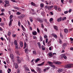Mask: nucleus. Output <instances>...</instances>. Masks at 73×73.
Wrapping results in <instances>:
<instances>
[{"instance_id":"f03ea898","label":"nucleus","mask_w":73,"mask_h":73,"mask_svg":"<svg viewBox=\"0 0 73 73\" xmlns=\"http://www.w3.org/2000/svg\"><path fill=\"white\" fill-rule=\"evenodd\" d=\"M47 63L49 64V66H51L52 67H53L54 68H55V66L52 64L53 63L50 62V61H48L47 62Z\"/></svg>"},{"instance_id":"c85d7f7f","label":"nucleus","mask_w":73,"mask_h":73,"mask_svg":"<svg viewBox=\"0 0 73 73\" xmlns=\"http://www.w3.org/2000/svg\"><path fill=\"white\" fill-rule=\"evenodd\" d=\"M65 54H62L60 55V58H62L64 57V56Z\"/></svg>"},{"instance_id":"4468645a","label":"nucleus","mask_w":73,"mask_h":73,"mask_svg":"<svg viewBox=\"0 0 73 73\" xmlns=\"http://www.w3.org/2000/svg\"><path fill=\"white\" fill-rule=\"evenodd\" d=\"M24 17V15H22L18 16L17 17L19 19H20V18H23V17Z\"/></svg>"},{"instance_id":"9b49d317","label":"nucleus","mask_w":73,"mask_h":73,"mask_svg":"<svg viewBox=\"0 0 73 73\" xmlns=\"http://www.w3.org/2000/svg\"><path fill=\"white\" fill-rule=\"evenodd\" d=\"M63 70L62 68H59L58 70V72L59 73H61L63 72Z\"/></svg>"},{"instance_id":"603ef678","label":"nucleus","mask_w":73,"mask_h":73,"mask_svg":"<svg viewBox=\"0 0 73 73\" xmlns=\"http://www.w3.org/2000/svg\"><path fill=\"white\" fill-rule=\"evenodd\" d=\"M18 25L19 26H21V23H20V22L19 21H18Z\"/></svg>"},{"instance_id":"72a5a7b5","label":"nucleus","mask_w":73,"mask_h":73,"mask_svg":"<svg viewBox=\"0 0 73 73\" xmlns=\"http://www.w3.org/2000/svg\"><path fill=\"white\" fill-rule=\"evenodd\" d=\"M29 19L30 20V21L31 22H33V20L32 18L31 17H30L29 18Z\"/></svg>"},{"instance_id":"2eb2a0df","label":"nucleus","mask_w":73,"mask_h":73,"mask_svg":"<svg viewBox=\"0 0 73 73\" xmlns=\"http://www.w3.org/2000/svg\"><path fill=\"white\" fill-rule=\"evenodd\" d=\"M62 20V17H60L57 19V21H58V22H60Z\"/></svg>"},{"instance_id":"7c9ffc66","label":"nucleus","mask_w":73,"mask_h":73,"mask_svg":"<svg viewBox=\"0 0 73 73\" xmlns=\"http://www.w3.org/2000/svg\"><path fill=\"white\" fill-rule=\"evenodd\" d=\"M51 45V44H50V42H48L47 43V46H49Z\"/></svg>"},{"instance_id":"f3484780","label":"nucleus","mask_w":73,"mask_h":73,"mask_svg":"<svg viewBox=\"0 0 73 73\" xmlns=\"http://www.w3.org/2000/svg\"><path fill=\"white\" fill-rule=\"evenodd\" d=\"M37 44L38 45V46L39 47V48L40 49L41 48V44L40 42H38L37 43Z\"/></svg>"},{"instance_id":"6e6552de","label":"nucleus","mask_w":73,"mask_h":73,"mask_svg":"<svg viewBox=\"0 0 73 73\" xmlns=\"http://www.w3.org/2000/svg\"><path fill=\"white\" fill-rule=\"evenodd\" d=\"M13 66H15V68L16 69H17L18 68V65L17 63H15L13 64Z\"/></svg>"},{"instance_id":"473e14b6","label":"nucleus","mask_w":73,"mask_h":73,"mask_svg":"<svg viewBox=\"0 0 73 73\" xmlns=\"http://www.w3.org/2000/svg\"><path fill=\"white\" fill-rule=\"evenodd\" d=\"M24 68H25V70L28 71H29V69L28 67H26V68L25 67Z\"/></svg>"},{"instance_id":"a211bd4d","label":"nucleus","mask_w":73,"mask_h":73,"mask_svg":"<svg viewBox=\"0 0 73 73\" xmlns=\"http://www.w3.org/2000/svg\"><path fill=\"white\" fill-rule=\"evenodd\" d=\"M21 27L22 28V29L23 30V31H26V30L25 28L23 27V26L22 25H21Z\"/></svg>"},{"instance_id":"5fc2aeb1","label":"nucleus","mask_w":73,"mask_h":73,"mask_svg":"<svg viewBox=\"0 0 73 73\" xmlns=\"http://www.w3.org/2000/svg\"><path fill=\"white\" fill-rule=\"evenodd\" d=\"M11 35V32H10L9 31L8 32V36H10V35Z\"/></svg>"},{"instance_id":"a19ab883","label":"nucleus","mask_w":73,"mask_h":73,"mask_svg":"<svg viewBox=\"0 0 73 73\" xmlns=\"http://www.w3.org/2000/svg\"><path fill=\"white\" fill-rule=\"evenodd\" d=\"M66 17H64L63 18H62V20L63 21H64V20H66Z\"/></svg>"},{"instance_id":"58836bf2","label":"nucleus","mask_w":73,"mask_h":73,"mask_svg":"<svg viewBox=\"0 0 73 73\" xmlns=\"http://www.w3.org/2000/svg\"><path fill=\"white\" fill-rule=\"evenodd\" d=\"M13 7L15 9H17V10H19V8L17 7H16L15 6H14Z\"/></svg>"},{"instance_id":"9d476101","label":"nucleus","mask_w":73,"mask_h":73,"mask_svg":"<svg viewBox=\"0 0 73 73\" xmlns=\"http://www.w3.org/2000/svg\"><path fill=\"white\" fill-rule=\"evenodd\" d=\"M37 20L38 22L40 23H42L43 22V21L42 19L40 18H37Z\"/></svg>"},{"instance_id":"79ce46f5","label":"nucleus","mask_w":73,"mask_h":73,"mask_svg":"<svg viewBox=\"0 0 73 73\" xmlns=\"http://www.w3.org/2000/svg\"><path fill=\"white\" fill-rule=\"evenodd\" d=\"M53 19L52 18H51L50 19L49 21L50 22H52L53 21Z\"/></svg>"},{"instance_id":"774afa93","label":"nucleus","mask_w":73,"mask_h":73,"mask_svg":"<svg viewBox=\"0 0 73 73\" xmlns=\"http://www.w3.org/2000/svg\"><path fill=\"white\" fill-rule=\"evenodd\" d=\"M58 10L59 11H61V9L60 8H58Z\"/></svg>"},{"instance_id":"f8f14e48","label":"nucleus","mask_w":73,"mask_h":73,"mask_svg":"<svg viewBox=\"0 0 73 73\" xmlns=\"http://www.w3.org/2000/svg\"><path fill=\"white\" fill-rule=\"evenodd\" d=\"M52 35L56 38H57V36L54 33H52Z\"/></svg>"},{"instance_id":"39448f33","label":"nucleus","mask_w":73,"mask_h":73,"mask_svg":"<svg viewBox=\"0 0 73 73\" xmlns=\"http://www.w3.org/2000/svg\"><path fill=\"white\" fill-rule=\"evenodd\" d=\"M36 70L38 73H41V70L40 68L39 67H38L36 68Z\"/></svg>"},{"instance_id":"393cba45","label":"nucleus","mask_w":73,"mask_h":73,"mask_svg":"<svg viewBox=\"0 0 73 73\" xmlns=\"http://www.w3.org/2000/svg\"><path fill=\"white\" fill-rule=\"evenodd\" d=\"M5 2L6 4L8 5L9 4V2L8 1L6 0L5 1Z\"/></svg>"},{"instance_id":"13d9d810","label":"nucleus","mask_w":73,"mask_h":73,"mask_svg":"<svg viewBox=\"0 0 73 73\" xmlns=\"http://www.w3.org/2000/svg\"><path fill=\"white\" fill-rule=\"evenodd\" d=\"M54 8L55 9V10H57V7L56 6H54Z\"/></svg>"},{"instance_id":"4be33fe9","label":"nucleus","mask_w":73,"mask_h":73,"mask_svg":"<svg viewBox=\"0 0 73 73\" xmlns=\"http://www.w3.org/2000/svg\"><path fill=\"white\" fill-rule=\"evenodd\" d=\"M55 64L60 65L61 64V63L60 62H57L55 63Z\"/></svg>"},{"instance_id":"ddd939ff","label":"nucleus","mask_w":73,"mask_h":73,"mask_svg":"<svg viewBox=\"0 0 73 73\" xmlns=\"http://www.w3.org/2000/svg\"><path fill=\"white\" fill-rule=\"evenodd\" d=\"M13 21V20H10L9 23V26L10 27H11L12 26V22Z\"/></svg>"},{"instance_id":"37998d69","label":"nucleus","mask_w":73,"mask_h":73,"mask_svg":"<svg viewBox=\"0 0 73 73\" xmlns=\"http://www.w3.org/2000/svg\"><path fill=\"white\" fill-rule=\"evenodd\" d=\"M16 14L17 15H19L21 14V13L18 12L16 13Z\"/></svg>"},{"instance_id":"6e6d98bb","label":"nucleus","mask_w":73,"mask_h":73,"mask_svg":"<svg viewBox=\"0 0 73 73\" xmlns=\"http://www.w3.org/2000/svg\"><path fill=\"white\" fill-rule=\"evenodd\" d=\"M63 58H64V59H66V58H67V57H66V56H65V55H64V56Z\"/></svg>"},{"instance_id":"0e129e2a","label":"nucleus","mask_w":73,"mask_h":73,"mask_svg":"<svg viewBox=\"0 0 73 73\" xmlns=\"http://www.w3.org/2000/svg\"><path fill=\"white\" fill-rule=\"evenodd\" d=\"M44 30L46 32H47V29L46 28H45L44 29Z\"/></svg>"},{"instance_id":"c9c22d12","label":"nucleus","mask_w":73,"mask_h":73,"mask_svg":"<svg viewBox=\"0 0 73 73\" xmlns=\"http://www.w3.org/2000/svg\"><path fill=\"white\" fill-rule=\"evenodd\" d=\"M10 57L12 59H13L14 58L13 55V54H11L10 55Z\"/></svg>"},{"instance_id":"de8ad7c7","label":"nucleus","mask_w":73,"mask_h":73,"mask_svg":"<svg viewBox=\"0 0 73 73\" xmlns=\"http://www.w3.org/2000/svg\"><path fill=\"white\" fill-rule=\"evenodd\" d=\"M48 39L47 38L46 39L45 42L46 43H48Z\"/></svg>"},{"instance_id":"bb28decb","label":"nucleus","mask_w":73,"mask_h":73,"mask_svg":"<svg viewBox=\"0 0 73 73\" xmlns=\"http://www.w3.org/2000/svg\"><path fill=\"white\" fill-rule=\"evenodd\" d=\"M53 47L52 46H51L49 48V49L50 50H52L53 49Z\"/></svg>"},{"instance_id":"412c9836","label":"nucleus","mask_w":73,"mask_h":73,"mask_svg":"<svg viewBox=\"0 0 73 73\" xmlns=\"http://www.w3.org/2000/svg\"><path fill=\"white\" fill-rule=\"evenodd\" d=\"M54 28L55 29L56 31H57L58 30V27L56 26H54Z\"/></svg>"},{"instance_id":"423d86ee","label":"nucleus","mask_w":73,"mask_h":73,"mask_svg":"<svg viewBox=\"0 0 73 73\" xmlns=\"http://www.w3.org/2000/svg\"><path fill=\"white\" fill-rule=\"evenodd\" d=\"M17 58H18V60H17V62H18V63H20L22 58H20L19 56L17 57Z\"/></svg>"},{"instance_id":"20e7f679","label":"nucleus","mask_w":73,"mask_h":73,"mask_svg":"<svg viewBox=\"0 0 73 73\" xmlns=\"http://www.w3.org/2000/svg\"><path fill=\"white\" fill-rule=\"evenodd\" d=\"M53 7V6H50L46 5L45 6L46 9H48L49 10H50Z\"/></svg>"},{"instance_id":"dca6fc26","label":"nucleus","mask_w":73,"mask_h":73,"mask_svg":"<svg viewBox=\"0 0 73 73\" xmlns=\"http://www.w3.org/2000/svg\"><path fill=\"white\" fill-rule=\"evenodd\" d=\"M37 34V33L36 31H35L32 32V34L34 35H36Z\"/></svg>"},{"instance_id":"2f4dec72","label":"nucleus","mask_w":73,"mask_h":73,"mask_svg":"<svg viewBox=\"0 0 73 73\" xmlns=\"http://www.w3.org/2000/svg\"><path fill=\"white\" fill-rule=\"evenodd\" d=\"M40 7H43L44 6V3H41L40 4Z\"/></svg>"},{"instance_id":"864d4df0","label":"nucleus","mask_w":73,"mask_h":73,"mask_svg":"<svg viewBox=\"0 0 73 73\" xmlns=\"http://www.w3.org/2000/svg\"><path fill=\"white\" fill-rule=\"evenodd\" d=\"M4 15V13H2L0 14V16H3Z\"/></svg>"},{"instance_id":"7ed1b4c3","label":"nucleus","mask_w":73,"mask_h":73,"mask_svg":"<svg viewBox=\"0 0 73 73\" xmlns=\"http://www.w3.org/2000/svg\"><path fill=\"white\" fill-rule=\"evenodd\" d=\"M14 43L15 45L16 49H18L19 48L18 47L17 40H15Z\"/></svg>"},{"instance_id":"b1692460","label":"nucleus","mask_w":73,"mask_h":73,"mask_svg":"<svg viewBox=\"0 0 73 73\" xmlns=\"http://www.w3.org/2000/svg\"><path fill=\"white\" fill-rule=\"evenodd\" d=\"M39 38H40V40H39L40 41V42L43 41V39L41 36H40Z\"/></svg>"},{"instance_id":"f257e3e1","label":"nucleus","mask_w":73,"mask_h":73,"mask_svg":"<svg viewBox=\"0 0 73 73\" xmlns=\"http://www.w3.org/2000/svg\"><path fill=\"white\" fill-rule=\"evenodd\" d=\"M73 64H68L65 66L64 67L66 68H70L73 67Z\"/></svg>"},{"instance_id":"f704fd0d","label":"nucleus","mask_w":73,"mask_h":73,"mask_svg":"<svg viewBox=\"0 0 73 73\" xmlns=\"http://www.w3.org/2000/svg\"><path fill=\"white\" fill-rule=\"evenodd\" d=\"M33 54L36 55V51H33Z\"/></svg>"},{"instance_id":"5701e85b","label":"nucleus","mask_w":73,"mask_h":73,"mask_svg":"<svg viewBox=\"0 0 73 73\" xmlns=\"http://www.w3.org/2000/svg\"><path fill=\"white\" fill-rule=\"evenodd\" d=\"M64 31L66 33H67L68 32V30L66 29H64Z\"/></svg>"},{"instance_id":"4d7b16f0","label":"nucleus","mask_w":73,"mask_h":73,"mask_svg":"<svg viewBox=\"0 0 73 73\" xmlns=\"http://www.w3.org/2000/svg\"><path fill=\"white\" fill-rule=\"evenodd\" d=\"M43 44L44 45H45V40H43Z\"/></svg>"},{"instance_id":"052dcab7","label":"nucleus","mask_w":73,"mask_h":73,"mask_svg":"<svg viewBox=\"0 0 73 73\" xmlns=\"http://www.w3.org/2000/svg\"><path fill=\"white\" fill-rule=\"evenodd\" d=\"M68 11H65L64 13L65 14H67L68 13Z\"/></svg>"},{"instance_id":"3c124183","label":"nucleus","mask_w":73,"mask_h":73,"mask_svg":"<svg viewBox=\"0 0 73 73\" xmlns=\"http://www.w3.org/2000/svg\"><path fill=\"white\" fill-rule=\"evenodd\" d=\"M49 56H52V54L51 53H50L48 54Z\"/></svg>"},{"instance_id":"aec40b11","label":"nucleus","mask_w":73,"mask_h":73,"mask_svg":"<svg viewBox=\"0 0 73 73\" xmlns=\"http://www.w3.org/2000/svg\"><path fill=\"white\" fill-rule=\"evenodd\" d=\"M28 50V48H26L25 49V52L26 54L28 53V52L27 51Z\"/></svg>"},{"instance_id":"09e8293b","label":"nucleus","mask_w":73,"mask_h":73,"mask_svg":"<svg viewBox=\"0 0 73 73\" xmlns=\"http://www.w3.org/2000/svg\"><path fill=\"white\" fill-rule=\"evenodd\" d=\"M8 4H5L4 5V7H7V6H9Z\"/></svg>"},{"instance_id":"4c0bfd02","label":"nucleus","mask_w":73,"mask_h":73,"mask_svg":"<svg viewBox=\"0 0 73 73\" xmlns=\"http://www.w3.org/2000/svg\"><path fill=\"white\" fill-rule=\"evenodd\" d=\"M31 4L32 6H36V4H35V3H33V2H32L31 3Z\"/></svg>"},{"instance_id":"8fccbe9b","label":"nucleus","mask_w":73,"mask_h":73,"mask_svg":"<svg viewBox=\"0 0 73 73\" xmlns=\"http://www.w3.org/2000/svg\"><path fill=\"white\" fill-rule=\"evenodd\" d=\"M60 36L61 37H62V39L63 38V35H62V34L61 33H60Z\"/></svg>"},{"instance_id":"c756f323","label":"nucleus","mask_w":73,"mask_h":73,"mask_svg":"<svg viewBox=\"0 0 73 73\" xmlns=\"http://www.w3.org/2000/svg\"><path fill=\"white\" fill-rule=\"evenodd\" d=\"M40 59L39 58H37V59L35 60V62H37L38 61H40Z\"/></svg>"},{"instance_id":"a878e982","label":"nucleus","mask_w":73,"mask_h":73,"mask_svg":"<svg viewBox=\"0 0 73 73\" xmlns=\"http://www.w3.org/2000/svg\"><path fill=\"white\" fill-rule=\"evenodd\" d=\"M13 17V15H11L10 16L9 19L10 20H13H13L12 19Z\"/></svg>"},{"instance_id":"e2e57ef3","label":"nucleus","mask_w":73,"mask_h":73,"mask_svg":"<svg viewBox=\"0 0 73 73\" xmlns=\"http://www.w3.org/2000/svg\"><path fill=\"white\" fill-rule=\"evenodd\" d=\"M60 40V41H59V42H60V43L61 44L62 43V40H61V39H59Z\"/></svg>"},{"instance_id":"bf43d9fd","label":"nucleus","mask_w":73,"mask_h":73,"mask_svg":"<svg viewBox=\"0 0 73 73\" xmlns=\"http://www.w3.org/2000/svg\"><path fill=\"white\" fill-rule=\"evenodd\" d=\"M17 73H20V70H17Z\"/></svg>"},{"instance_id":"ea45409f","label":"nucleus","mask_w":73,"mask_h":73,"mask_svg":"<svg viewBox=\"0 0 73 73\" xmlns=\"http://www.w3.org/2000/svg\"><path fill=\"white\" fill-rule=\"evenodd\" d=\"M44 38H48V36H47V35H44Z\"/></svg>"},{"instance_id":"680f3d73","label":"nucleus","mask_w":73,"mask_h":73,"mask_svg":"<svg viewBox=\"0 0 73 73\" xmlns=\"http://www.w3.org/2000/svg\"><path fill=\"white\" fill-rule=\"evenodd\" d=\"M50 68V67H47L46 68V70H48Z\"/></svg>"},{"instance_id":"6ab92c4d","label":"nucleus","mask_w":73,"mask_h":73,"mask_svg":"<svg viewBox=\"0 0 73 73\" xmlns=\"http://www.w3.org/2000/svg\"><path fill=\"white\" fill-rule=\"evenodd\" d=\"M20 45L21 47H22L23 46V43L22 42H20Z\"/></svg>"},{"instance_id":"0eeeda50","label":"nucleus","mask_w":73,"mask_h":73,"mask_svg":"<svg viewBox=\"0 0 73 73\" xmlns=\"http://www.w3.org/2000/svg\"><path fill=\"white\" fill-rule=\"evenodd\" d=\"M44 62H43L41 63V64H37V66H42L44 65Z\"/></svg>"},{"instance_id":"69168bd1","label":"nucleus","mask_w":73,"mask_h":73,"mask_svg":"<svg viewBox=\"0 0 73 73\" xmlns=\"http://www.w3.org/2000/svg\"><path fill=\"white\" fill-rule=\"evenodd\" d=\"M1 11L2 12H3L5 10L4 9H2Z\"/></svg>"},{"instance_id":"1a4fd4ad","label":"nucleus","mask_w":73,"mask_h":73,"mask_svg":"<svg viewBox=\"0 0 73 73\" xmlns=\"http://www.w3.org/2000/svg\"><path fill=\"white\" fill-rule=\"evenodd\" d=\"M67 46V44L66 43H65L63 45H62V48L64 50L65 49V47Z\"/></svg>"},{"instance_id":"c03bdc74","label":"nucleus","mask_w":73,"mask_h":73,"mask_svg":"<svg viewBox=\"0 0 73 73\" xmlns=\"http://www.w3.org/2000/svg\"><path fill=\"white\" fill-rule=\"evenodd\" d=\"M37 33H40V30L38 28H37Z\"/></svg>"},{"instance_id":"338daca9","label":"nucleus","mask_w":73,"mask_h":73,"mask_svg":"<svg viewBox=\"0 0 73 73\" xmlns=\"http://www.w3.org/2000/svg\"><path fill=\"white\" fill-rule=\"evenodd\" d=\"M71 11H72V9H70V10H69V11H68V12H69V13H70L71 12Z\"/></svg>"},{"instance_id":"e433bc0d","label":"nucleus","mask_w":73,"mask_h":73,"mask_svg":"<svg viewBox=\"0 0 73 73\" xmlns=\"http://www.w3.org/2000/svg\"><path fill=\"white\" fill-rule=\"evenodd\" d=\"M5 24L4 23H0V25L1 26H3Z\"/></svg>"},{"instance_id":"cd10ccee","label":"nucleus","mask_w":73,"mask_h":73,"mask_svg":"<svg viewBox=\"0 0 73 73\" xmlns=\"http://www.w3.org/2000/svg\"><path fill=\"white\" fill-rule=\"evenodd\" d=\"M41 14L42 16H43V17H44V16H45V14L44 12H42Z\"/></svg>"},{"instance_id":"49530a36","label":"nucleus","mask_w":73,"mask_h":73,"mask_svg":"<svg viewBox=\"0 0 73 73\" xmlns=\"http://www.w3.org/2000/svg\"><path fill=\"white\" fill-rule=\"evenodd\" d=\"M33 38L34 39H37V38L36 37V36H33Z\"/></svg>"},{"instance_id":"a18cd8bd","label":"nucleus","mask_w":73,"mask_h":73,"mask_svg":"<svg viewBox=\"0 0 73 73\" xmlns=\"http://www.w3.org/2000/svg\"><path fill=\"white\" fill-rule=\"evenodd\" d=\"M12 36L14 38H15V37H16V34H13V35H12Z\"/></svg>"}]
</instances>
